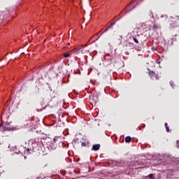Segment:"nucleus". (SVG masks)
Instances as JSON below:
<instances>
[{"mask_svg":"<svg viewBox=\"0 0 179 179\" xmlns=\"http://www.w3.org/2000/svg\"><path fill=\"white\" fill-rule=\"evenodd\" d=\"M132 3H135V1H131V2L129 4V6H131V5Z\"/></svg>","mask_w":179,"mask_h":179,"instance_id":"obj_13","label":"nucleus"},{"mask_svg":"<svg viewBox=\"0 0 179 179\" xmlns=\"http://www.w3.org/2000/svg\"><path fill=\"white\" fill-rule=\"evenodd\" d=\"M92 101H93L94 104H96V103H97V96H93L92 97Z\"/></svg>","mask_w":179,"mask_h":179,"instance_id":"obj_5","label":"nucleus"},{"mask_svg":"<svg viewBox=\"0 0 179 179\" xmlns=\"http://www.w3.org/2000/svg\"><path fill=\"white\" fill-rule=\"evenodd\" d=\"M133 40H134V43H136V44H138L139 43L138 41V39H136V38H133Z\"/></svg>","mask_w":179,"mask_h":179,"instance_id":"obj_10","label":"nucleus"},{"mask_svg":"<svg viewBox=\"0 0 179 179\" xmlns=\"http://www.w3.org/2000/svg\"><path fill=\"white\" fill-rule=\"evenodd\" d=\"M108 30V28H106L104 31L103 33H106V31H107Z\"/></svg>","mask_w":179,"mask_h":179,"instance_id":"obj_17","label":"nucleus"},{"mask_svg":"<svg viewBox=\"0 0 179 179\" xmlns=\"http://www.w3.org/2000/svg\"><path fill=\"white\" fill-rule=\"evenodd\" d=\"M150 17H153V13H150Z\"/></svg>","mask_w":179,"mask_h":179,"instance_id":"obj_16","label":"nucleus"},{"mask_svg":"<svg viewBox=\"0 0 179 179\" xmlns=\"http://www.w3.org/2000/svg\"><path fill=\"white\" fill-rule=\"evenodd\" d=\"M69 55H71V53H65L64 55V58H68V57H69Z\"/></svg>","mask_w":179,"mask_h":179,"instance_id":"obj_9","label":"nucleus"},{"mask_svg":"<svg viewBox=\"0 0 179 179\" xmlns=\"http://www.w3.org/2000/svg\"><path fill=\"white\" fill-rule=\"evenodd\" d=\"M149 178H150V179H155V178H153V174H152V173H150V174L149 175Z\"/></svg>","mask_w":179,"mask_h":179,"instance_id":"obj_11","label":"nucleus"},{"mask_svg":"<svg viewBox=\"0 0 179 179\" xmlns=\"http://www.w3.org/2000/svg\"><path fill=\"white\" fill-rule=\"evenodd\" d=\"M174 83V82H173V81H171V83H170V84H171V86L173 87V88H174V87H173V84Z\"/></svg>","mask_w":179,"mask_h":179,"instance_id":"obj_14","label":"nucleus"},{"mask_svg":"<svg viewBox=\"0 0 179 179\" xmlns=\"http://www.w3.org/2000/svg\"><path fill=\"white\" fill-rule=\"evenodd\" d=\"M72 52H73V51H72V50H71V51H70V52H69L70 55H72Z\"/></svg>","mask_w":179,"mask_h":179,"instance_id":"obj_20","label":"nucleus"},{"mask_svg":"<svg viewBox=\"0 0 179 179\" xmlns=\"http://www.w3.org/2000/svg\"><path fill=\"white\" fill-rule=\"evenodd\" d=\"M81 52H82V54H87V52H89V50H82Z\"/></svg>","mask_w":179,"mask_h":179,"instance_id":"obj_8","label":"nucleus"},{"mask_svg":"<svg viewBox=\"0 0 179 179\" xmlns=\"http://www.w3.org/2000/svg\"><path fill=\"white\" fill-rule=\"evenodd\" d=\"M86 45H81V46H80V48H76L73 50L74 52H76L77 54H79V50H80V48H84V47H86Z\"/></svg>","mask_w":179,"mask_h":179,"instance_id":"obj_2","label":"nucleus"},{"mask_svg":"<svg viewBox=\"0 0 179 179\" xmlns=\"http://www.w3.org/2000/svg\"><path fill=\"white\" fill-rule=\"evenodd\" d=\"M81 145L82 146H86V143H82Z\"/></svg>","mask_w":179,"mask_h":179,"instance_id":"obj_15","label":"nucleus"},{"mask_svg":"<svg viewBox=\"0 0 179 179\" xmlns=\"http://www.w3.org/2000/svg\"><path fill=\"white\" fill-rule=\"evenodd\" d=\"M3 129L4 131H15V129H16V128H15V127H3Z\"/></svg>","mask_w":179,"mask_h":179,"instance_id":"obj_3","label":"nucleus"},{"mask_svg":"<svg viewBox=\"0 0 179 179\" xmlns=\"http://www.w3.org/2000/svg\"><path fill=\"white\" fill-rule=\"evenodd\" d=\"M53 141H54V142H57V138H55L53 139Z\"/></svg>","mask_w":179,"mask_h":179,"instance_id":"obj_19","label":"nucleus"},{"mask_svg":"<svg viewBox=\"0 0 179 179\" xmlns=\"http://www.w3.org/2000/svg\"><path fill=\"white\" fill-rule=\"evenodd\" d=\"M131 137L127 136L125 138V142L129 143L131 141Z\"/></svg>","mask_w":179,"mask_h":179,"instance_id":"obj_7","label":"nucleus"},{"mask_svg":"<svg viewBox=\"0 0 179 179\" xmlns=\"http://www.w3.org/2000/svg\"><path fill=\"white\" fill-rule=\"evenodd\" d=\"M100 149V144H96L92 146V150H99Z\"/></svg>","mask_w":179,"mask_h":179,"instance_id":"obj_4","label":"nucleus"},{"mask_svg":"<svg viewBox=\"0 0 179 179\" xmlns=\"http://www.w3.org/2000/svg\"><path fill=\"white\" fill-rule=\"evenodd\" d=\"M176 143H177V144H176L177 148H179V141H176Z\"/></svg>","mask_w":179,"mask_h":179,"instance_id":"obj_12","label":"nucleus"},{"mask_svg":"<svg viewBox=\"0 0 179 179\" xmlns=\"http://www.w3.org/2000/svg\"><path fill=\"white\" fill-rule=\"evenodd\" d=\"M113 24H115V23H111L110 26H113Z\"/></svg>","mask_w":179,"mask_h":179,"instance_id":"obj_21","label":"nucleus"},{"mask_svg":"<svg viewBox=\"0 0 179 179\" xmlns=\"http://www.w3.org/2000/svg\"><path fill=\"white\" fill-rule=\"evenodd\" d=\"M164 125H165L166 132H170V129L169 128V125L167 124V122H166Z\"/></svg>","mask_w":179,"mask_h":179,"instance_id":"obj_6","label":"nucleus"},{"mask_svg":"<svg viewBox=\"0 0 179 179\" xmlns=\"http://www.w3.org/2000/svg\"><path fill=\"white\" fill-rule=\"evenodd\" d=\"M52 149L54 150V149H55V145L52 146Z\"/></svg>","mask_w":179,"mask_h":179,"instance_id":"obj_18","label":"nucleus"},{"mask_svg":"<svg viewBox=\"0 0 179 179\" xmlns=\"http://www.w3.org/2000/svg\"><path fill=\"white\" fill-rule=\"evenodd\" d=\"M0 127H2V125H0Z\"/></svg>","mask_w":179,"mask_h":179,"instance_id":"obj_22","label":"nucleus"},{"mask_svg":"<svg viewBox=\"0 0 179 179\" xmlns=\"http://www.w3.org/2000/svg\"><path fill=\"white\" fill-rule=\"evenodd\" d=\"M149 75L151 79H152L153 80H157V79H159V77H157V75L153 71H150Z\"/></svg>","mask_w":179,"mask_h":179,"instance_id":"obj_1","label":"nucleus"}]
</instances>
